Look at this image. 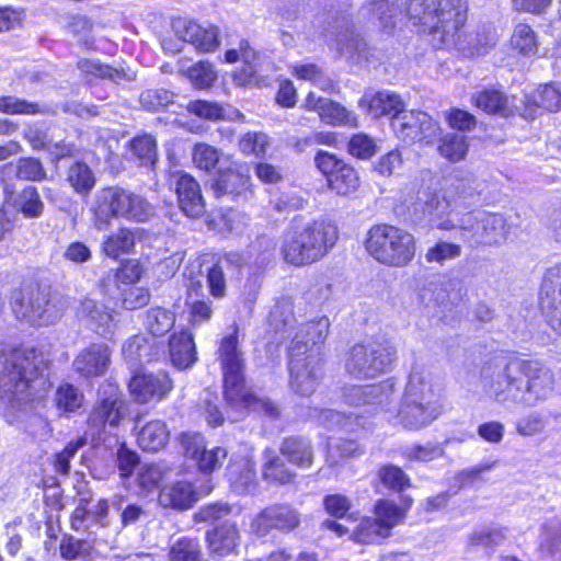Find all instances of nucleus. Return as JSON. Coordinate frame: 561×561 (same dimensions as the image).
<instances>
[{
  "label": "nucleus",
  "instance_id": "obj_1",
  "mask_svg": "<svg viewBox=\"0 0 561 561\" xmlns=\"http://www.w3.org/2000/svg\"><path fill=\"white\" fill-rule=\"evenodd\" d=\"M484 390L499 403L535 407L548 400L554 389L550 369L537 362H508L505 358L488 364L482 370Z\"/></svg>",
  "mask_w": 561,
  "mask_h": 561
},
{
  "label": "nucleus",
  "instance_id": "obj_2",
  "mask_svg": "<svg viewBox=\"0 0 561 561\" xmlns=\"http://www.w3.org/2000/svg\"><path fill=\"white\" fill-rule=\"evenodd\" d=\"M467 0H407L405 15L435 49L458 45L467 21Z\"/></svg>",
  "mask_w": 561,
  "mask_h": 561
},
{
  "label": "nucleus",
  "instance_id": "obj_3",
  "mask_svg": "<svg viewBox=\"0 0 561 561\" xmlns=\"http://www.w3.org/2000/svg\"><path fill=\"white\" fill-rule=\"evenodd\" d=\"M48 358L34 347L7 351L0 343V399L18 409L36 397Z\"/></svg>",
  "mask_w": 561,
  "mask_h": 561
},
{
  "label": "nucleus",
  "instance_id": "obj_4",
  "mask_svg": "<svg viewBox=\"0 0 561 561\" xmlns=\"http://www.w3.org/2000/svg\"><path fill=\"white\" fill-rule=\"evenodd\" d=\"M428 221L442 230L460 229L471 247L497 245L506 240L505 219L500 214L472 211L460 215L450 208L447 199L433 197L424 209Z\"/></svg>",
  "mask_w": 561,
  "mask_h": 561
},
{
  "label": "nucleus",
  "instance_id": "obj_5",
  "mask_svg": "<svg viewBox=\"0 0 561 561\" xmlns=\"http://www.w3.org/2000/svg\"><path fill=\"white\" fill-rule=\"evenodd\" d=\"M218 356L224 373V393L230 412L228 419L237 422L248 410L264 411L271 416H277V407L266 400L250 393L244 386L243 354L239 347L238 328L225 336L219 344Z\"/></svg>",
  "mask_w": 561,
  "mask_h": 561
},
{
  "label": "nucleus",
  "instance_id": "obj_6",
  "mask_svg": "<svg viewBox=\"0 0 561 561\" xmlns=\"http://www.w3.org/2000/svg\"><path fill=\"white\" fill-rule=\"evenodd\" d=\"M440 385L422 367H414L409 376L396 424L408 431H420L431 425L442 413Z\"/></svg>",
  "mask_w": 561,
  "mask_h": 561
},
{
  "label": "nucleus",
  "instance_id": "obj_7",
  "mask_svg": "<svg viewBox=\"0 0 561 561\" xmlns=\"http://www.w3.org/2000/svg\"><path fill=\"white\" fill-rule=\"evenodd\" d=\"M337 238V228L325 220L294 225L282 237L280 254L288 264L308 265L325 256Z\"/></svg>",
  "mask_w": 561,
  "mask_h": 561
},
{
  "label": "nucleus",
  "instance_id": "obj_8",
  "mask_svg": "<svg viewBox=\"0 0 561 561\" xmlns=\"http://www.w3.org/2000/svg\"><path fill=\"white\" fill-rule=\"evenodd\" d=\"M365 248L377 262L391 267H403L414 259L416 244L412 233L383 224L368 230Z\"/></svg>",
  "mask_w": 561,
  "mask_h": 561
},
{
  "label": "nucleus",
  "instance_id": "obj_9",
  "mask_svg": "<svg viewBox=\"0 0 561 561\" xmlns=\"http://www.w3.org/2000/svg\"><path fill=\"white\" fill-rule=\"evenodd\" d=\"M397 359V350L388 340L354 345L345 362L347 374L356 379H373L389 371Z\"/></svg>",
  "mask_w": 561,
  "mask_h": 561
},
{
  "label": "nucleus",
  "instance_id": "obj_10",
  "mask_svg": "<svg viewBox=\"0 0 561 561\" xmlns=\"http://www.w3.org/2000/svg\"><path fill=\"white\" fill-rule=\"evenodd\" d=\"M124 401L121 398L119 390L114 383H104L99 390V399L92 409L88 425L92 435H100L107 426L115 428L124 417Z\"/></svg>",
  "mask_w": 561,
  "mask_h": 561
},
{
  "label": "nucleus",
  "instance_id": "obj_11",
  "mask_svg": "<svg viewBox=\"0 0 561 561\" xmlns=\"http://www.w3.org/2000/svg\"><path fill=\"white\" fill-rule=\"evenodd\" d=\"M321 357L312 351L306 356L301 347L289 348L290 387L300 396H310L317 386L321 375Z\"/></svg>",
  "mask_w": 561,
  "mask_h": 561
},
{
  "label": "nucleus",
  "instance_id": "obj_12",
  "mask_svg": "<svg viewBox=\"0 0 561 561\" xmlns=\"http://www.w3.org/2000/svg\"><path fill=\"white\" fill-rule=\"evenodd\" d=\"M66 308V302L58 295L37 293L34 298L15 299L12 309L18 318L25 319L34 325H46L59 319Z\"/></svg>",
  "mask_w": 561,
  "mask_h": 561
},
{
  "label": "nucleus",
  "instance_id": "obj_13",
  "mask_svg": "<svg viewBox=\"0 0 561 561\" xmlns=\"http://www.w3.org/2000/svg\"><path fill=\"white\" fill-rule=\"evenodd\" d=\"M180 444L184 456L193 460L203 473H210L219 469L227 458V450L222 447L207 449L206 439L199 433H183Z\"/></svg>",
  "mask_w": 561,
  "mask_h": 561
},
{
  "label": "nucleus",
  "instance_id": "obj_14",
  "mask_svg": "<svg viewBox=\"0 0 561 561\" xmlns=\"http://www.w3.org/2000/svg\"><path fill=\"white\" fill-rule=\"evenodd\" d=\"M128 389L133 400L139 404L164 400L173 389V382L164 371L135 375Z\"/></svg>",
  "mask_w": 561,
  "mask_h": 561
},
{
  "label": "nucleus",
  "instance_id": "obj_15",
  "mask_svg": "<svg viewBox=\"0 0 561 561\" xmlns=\"http://www.w3.org/2000/svg\"><path fill=\"white\" fill-rule=\"evenodd\" d=\"M396 381L388 378L377 385L353 386L345 390V402L354 407H367L366 412H376L390 403L394 393Z\"/></svg>",
  "mask_w": 561,
  "mask_h": 561
},
{
  "label": "nucleus",
  "instance_id": "obj_16",
  "mask_svg": "<svg viewBox=\"0 0 561 561\" xmlns=\"http://www.w3.org/2000/svg\"><path fill=\"white\" fill-rule=\"evenodd\" d=\"M300 523L298 513L287 505H272L264 508L251 522L250 530L257 537L266 536L272 529L294 530Z\"/></svg>",
  "mask_w": 561,
  "mask_h": 561
},
{
  "label": "nucleus",
  "instance_id": "obj_17",
  "mask_svg": "<svg viewBox=\"0 0 561 561\" xmlns=\"http://www.w3.org/2000/svg\"><path fill=\"white\" fill-rule=\"evenodd\" d=\"M302 107L310 112H316L320 119L332 126L357 127L358 119L356 114L346 107L330 99L318 96L314 92H309L306 96Z\"/></svg>",
  "mask_w": 561,
  "mask_h": 561
},
{
  "label": "nucleus",
  "instance_id": "obj_18",
  "mask_svg": "<svg viewBox=\"0 0 561 561\" xmlns=\"http://www.w3.org/2000/svg\"><path fill=\"white\" fill-rule=\"evenodd\" d=\"M127 191L119 187H104L95 194L92 211L96 229H105L113 218L122 217Z\"/></svg>",
  "mask_w": 561,
  "mask_h": 561
},
{
  "label": "nucleus",
  "instance_id": "obj_19",
  "mask_svg": "<svg viewBox=\"0 0 561 561\" xmlns=\"http://www.w3.org/2000/svg\"><path fill=\"white\" fill-rule=\"evenodd\" d=\"M561 266L551 268L542 284L540 307L549 325L561 334Z\"/></svg>",
  "mask_w": 561,
  "mask_h": 561
},
{
  "label": "nucleus",
  "instance_id": "obj_20",
  "mask_svg": "<svg viewBox=\"0 0 561 561\" xmlns=\"http://www.w3.org/2000/svg\"><path fill=\"white\" fill-rule=\"evenodd\" d=\"M173 30L180 39L201 51H213L219 45L218 28L213 25L203 26L191 20L179 19L174 21Z\"/></svg>",
  "mask_w": 561,
  "mask_h": 561
},
{
  "label": "nucleus",
  "instance_id": "obj_21",
  "mask_svg": "<svg viewBox=\"0 0 561 561\" xmlns=\"http://www.w3.org/2000/svg\"><path fill=\"white\" fill-rule=\"evenodd\" d=\"M238 60H242L247 67L234 72L233 80L236 84L256 83V73L262 70L263 59L261 54L255 51L245 39L239 42L238 48L228 49L225 54L226 62L233 64Z\"/></svg>",
  "mask_w": 561,
  "mask_h": 561
},
{
  "label": "nucleus",
  "instance_id": "obj_22",
  "mask_svg": "<svg viewBox=\"0 0 561 561\" xmlns=\"http://www.w3.org/2000/svg\"><path fill=\"white\" fill-rule=\"evenodd\" d=\"M110 363V347L106 344L96 343L80 351L73 360V369L85 378L99 377L106 373Z\"/></svg>",
  "mask_w": 561,
  "mask_h": 561
},
{
  "label": "nucleus",
  "instance_id": "obj_23",
  "mask_svg": "<svg viewBox=\"0 0 561 561\" xmlns=\"http://www.w3.org/2000/svg\"><path fill=\"white\" fill-rule=\"evenodd\" d=\"M358 106L374 118L390 116L392 121L404 110V102L399 94L389 91L366 92L358 101Z\"/></svg>",
  "mask_w": 561,
  "mask_h": 561
},
{
  "label": "nucleus",
  "instance_id": "obj_24",
  "mask_svg": "<svg viewBox=\"0 0 561 561\" xmlns=\"http://www.w3.org/2000/svg\"><path fill=\"white\" fill-rule=\"evenodd\" d=\"M79 312L92 331L104 339H113L117 321L113 311H110L103 304L87 298L81 302Z\"/></svg>",
  "mask_w": 561,
  "mask_h": 561
},
{
  "label": "nucleus",
  "instance_id": "obj_25",
  "mask_svg": "<svg viewBox=\"0 0 561 561\" xmlns=\"http://www.w3.org/2000/svg\"><path fill=\"white\" fill-rule=\"evenodd\" d=\"M135 431L138 446L150 453L163 449L170 438L168 425L162 420H151L142 424L141 416L135 419Z\"/></svg>",
  "mask_w": 561,
  "mask_h": 561
},
{
  "label": "nucleus",
  "instance_id": "obj_26",
  "mask_svg": "<svg viewBox=\"0 0 561 561\" xmlns=\"http://www.w3.org/2000/svg\"><path fill=\"white\" fill-rule=\"evenodd\" d=\"M176 194L180 208L188 217H199L205 211V204L197 181L190 174L182 173L176 179Z\"/></svg>",
  "mask_w": 561,
  "mask_h": 561
},
{
  "label": "nucleus",
  "instance_id": "obj_27",
  "mask_svg": "<svg viewBox=\"0 0 561 561\" xmlns=\"http://www.w3.org/2000/svg\"><path fill=\"white\" fill-rule=\"evenodd\" d=\"M199 500V494L188 481H176L162 488L159 503L163 507L188 510Z\"/></svg>",
  "mask_w": 561,
  "mask_h": 561
},
{
  "label": "nucleus",
  "instance_id": "obj_28",
  "mask_svg": "<svg viewBox=\"0 0 561 561\" xmlns=\"http://www.w3.org/2000/svg\"><path fill=\"white\" fill-rule=\"evenodd\" d=\"M251 179L243 173L230 158V162L219 171L213 187L218 196L222 194H231L239 196L249 191Z\"/></svg>",
  "mask_w": 561,
  "mask_h": 561
},
{
  "label": "nucleus",
  "instance_id": "obj_29",
  "mask_svg": "<svg viewBox=\"0 0 561 561\" xmlns=\"http://www.w3.org/2000/svg\"><path fill=\"white\" fill-rule=\"evenodd\" d=\"M330 321L327 317H321L318 320L306 323L300 332L295 337L290 347L299 345L301 352H306V356L312 351L318 352L321 357V346L329 333Z\"/></svg>",
  "mask_w": 561,
  "mask_h": 561
},
{
  "label": "nucleus",
  "instance_id": "obj_30",
  "mask_svg": "<svg viewBox=\"0 0 561 561\" xmlns=\"http://www.w3.org/2000/svg\"><path fill=\"white\" fill-rule=\"evenodd\" d=\"M473 102L478 108L489 114L508 116L518 111L516 99L499 90L486 89L480 91L473 96Z\"/></svg>",
  "mask_w": 561,
  "mask_h": 561
},
{
  "label": "nucleus",
  "instance_id": "obj_31",
  "mask_svg": "<svg viewBox=\"0 0 561 561\" xmlns=\"http://www.w3.org/2000/svg\"><path fill=\"white\" fill-rule=\"evenodd\" d=\"M169 352L172 364L179 369H186L196 362L193 336L185 330L174 333L171 336Z\"/></svg>",
  "mask_w": 561,
  "mask_h": 561
},
{
  "label": "nucleus",
  "instance_id": "obj_32",
  "mask_svg": "<svg viewBox=\"0 0 561 561\" xmlns=\"http://www.w3.org/2000/svg\"><path fill=\"white\" fill-rule=\"evenodd\" d=\"M209 550L217 557H226L239 545V533L234 524L225 523L207 533Z\"/></svg>",
  "mask_w": 561,
  "mask_h": 561
},
{
  "label": "nucleus",
  "instance_id": "obj_33",
  "mask_svg": "<svg viewBox=\"0 0 561 561\" xmlns=\"http://www.w3.org/2000/svg\"><path fill=\"white\" fill-rule=\"evenodd\" d=\"M402 505L403 507H399L390 500H378L375 503L374 517L388 530L389 535L392 528L404 519L407 510L412 505V499L402 497Z\"/></svg>",
  "mask_w": 561,
  "mask_h": 561
},
{
  "label": "nucleus",
  "instance_id": "obj_34",
  "mask_svg": "<svg viewBox=\"0 0 561 561\" xmlns=\"http://www.w3.org/2000/svg\"><path fill=\"white\" fill-rule=\"evenodd\" d=\"M280 454L293 465L307 469L312 465L313 451L308 439L299 436L285 438Z\"/></svg>",
  "mask_w": 561,
  "mask_h": 561
},
{
  "label": "nucleus",
  "instance_id": "obj_35",
  "mask_svg": "<svg viewBox=\"0 0 561 561\" xmlns=\"http://www.w3.org/2000/svg\"><path fill=\"white\" fill-rule=\"evenodd\" d=\"M289 70L297 80L308 81L327 92L335 90L334 81L314 62H297L291 65Z\"/></svg>",
  "mask_w": 561,
  "mask_h": 561
},
{
  "label": "nucleus",
  "instance_id": "obj_36",
  "mask_svg": "<svg viewBox=\"0 0 561 561\" xmlns=\"http://www.w3.org/2000/svg\"><path fill=\"white\" fill-rule=\"evenodd\" d=\"M231 156L220 153L215 147L205 142H198L193 147L192 160L196 168L204 171H211L217 168V171L230 162Z\"/></svg>",
  "mask_w": 561,
  "mask_h": 561
},
{
  "label": "nucleus",
  "instance_id": "obj_37",
  "mask_svg": "<svg viewBox=\"0 0 561 561\" xmlns=\"http://www.w3.org/2000/svg\"><path fill=\"white\" fill-rule=\"evenodd\" d=\"M525 116H530L533 110L528 107V103L547 111L557 112L561 110V84L547 83L539 87L531 96H527Z\"/></svg>",
  "mask_w": 561,
  "mask_h": 561
},
{
  "label": "nucleus",
  "instance_id": "obj_38",
  "mask_svg": "<svg viewBox=\"0 0 561 561\" xmlns=\"http://www.w3.org/2000/svg\"><path fill=\"white\" fill-rule=\"evenodd\" d=\"M241 262V256L238 253H229L224 259L218 260L211 267L207 270L206 280L209 294L214 298H222L226 295L227 282L225 276V265L229 263Z\"/></svg>",
  "mask_w": 561,
  "mask_h": 561
},
{
  "label": "nucleus",
  "instance_id": "obj_39",
  "mask_svg": "<svg viewBox=\"0 0 561 561\" xmlns=\"http://www.w3.org/2000/svg\"><path fill=\"white\" fill-rule=\"evenodd\" d=\"M389 536L375 517L363 518L351 535L354 541L364 545L380 543Z\"/></svg>",
  "mask_w": 561,
  "mask_h": 561
},
{
  "label": "nucleus",
  "instance_id": "obj_40",
  "mask_svg": "<svg viewBox=\"0 0 561 561\" xmlns=\"http://www.w3.org/2000/svg\"><path fill=\"white\" fill-rule=\"evenodd\" d=\"M506 539V529L499 526L486 525L474 529L468 538L473 548L492 549L502 545Z\"/></svg>",
  "mask_w": 561,
  "mask_h": 561
},
{
  "label": "nucleus",
  "instance_id": "obj_41",
  "mask_svg": "<svg viewBox=\"0 0 561 561\" xmlns=\"http://www.w3.org/2000/svg\"><path fill=\"white\" fill-rule=\"evenodd\" d=\"M84 402L83 393L73 385H60L55 393V403L58 411L62 414L76 413Z\"/></svg>",
  "mask_w": 561,
  "mask_h": 561
},
{
  "label": "nucleus",
  "instance_id": "obj_42",
  "mask_svg": "<svg viewBox=\"0 0 561 561\" xmlns=\"http://www.w3.org/2000/svg\"><path fill=\"white\" fill-rule=\"evenodd\" d=\"M175 317L170 310L152 307L146 311L144 325L156 336L165 334L174 325Z\"/></svg>",
  "mask_w": 561,
  "mask_h": 561
},
{
  "label": "nucleus",
  "instance_id": "obj_43",
  "mask_svg": "<svg viewBox=\"0 0 561 561\" xmlns=\"http://www.w3.org/2000/svg\"><path fill=\"white\" fill-rule=\"evenodd\" d=\"M263 478L268 482L287 484L294 480L295 474L288 470L283 461L271 449L264 451Z\"/></svg>",
  "mask_w": 561,
  "mask_h": 561
},
{
  "label": "nucleus",
  "instance_id": "obj_44",
  "mask_svg": "<svg viewBox=\"0 0 561 561\" xmlns=\"http://www.w3.org/2000/svg\"><path fill=\"white\" fill-rule=\"evenodd\" d=\"M309 416L317 419L322 426L329 430L343 427L345 431L353 432L355 431V423L358 426L362 425L359 423V420L362 419L360 415H356L353 421L352 416H344L334 410H318L314 408L311 410Z\"/></svg>",
  "mask_w": 561,
  "mask_h": 561
},
{
  "label": "nucleus",
  "instance_id": "obj_45",
  "mask_svg": "<svg viewBox=\"0 0 561 561\" xmlns=\"http://www.w3.org/2000/svg\"><path fill=\"white\" fill-rule=\"evenodd\" d=\"M67 181L78 194L87 195L95 185L93 171L82 162L73 163L67 172Z\"/></svg>",
  "mask_w": 561,
  "mask_h": 561
},
{
  "label": "nucleus",
  "instance_id": "obj_46",
  "mask_svg": "<svg viewBox=\"0 0 561 561\" xmlns=\"http://www.w3.org/2000/svg\"><path fill=\"white\" fill-rule=\"evenodd\" d=\"M357 171L350 164L343 165L333 178H330L329 186L339 195H350L359 187Z\"/></svg>",
  "mask_w": 561,
  "mask_h": 561
},
{
  "label": "nucleus",
  "instance_id": "obj_47",
  "mask_svg": "<svg viewBox=\"0 0 561 561\" xmlns=\"http://www.w3.org/2000/svg\"><path fill=\"white\" fill-rule=\"evenodd\" d=\"M127 201L124 203L123 218L138 222L147 221L153 216V207L142 196L127 191Z\"/></svg>",
  "mask_w": 561,
  "mask_h": 561
},
{
  "label": "nucleus",
  "instance_id": "obj_48",
  "mask_svg": "<svg viewBox=\"0 0 561 561\" xmlns=\"http://www.w3.org/2000/svg\"><path fill=\"white\" fill-rule=\"evenodd\" d=\"M135 244L134 233L126 228L119 229L116 233L108 236L103 242L104 253L113 259L128 253Z\"/></svg>",
  "mask_w": 561,
  "mask_h": 561
},
{
  "label": "nucleus",
  "instance_id": "obj_49",
  "mask_svg": "<svg viewBox=\"0 0 561 561\" xmlns=\"http://www.w3.org/2000/svg\"><path fill=\"white\" fill-rule=\"evenodd\" d=\"M512 47L525 56L535 55L538 50V41L534 30L524 23L515 26L512 37Z\"/></svg>",
  "mask_w": 561,
  "mask_h": 561
},
{
  "label": "nucleus",
  "instance_id": "obj_50",
  "mask_svg": "<svg viewBox=\"0 0 561 561\" xmlns=\"http://www.w3.org/2000/svg\"><path fill=\"white\" fill-rule=\"evenodd\" d=\"M419 111H404L392 121V128L403 141H416Z\"/></svg>",
  "mask_w": 561,
  "mask_h": 561
},
{
  "label": "nucleus",
  "instance_id": "obj_51",
  "mask_svg": "<svg viewBox=\"0 0 561 561\" xmlns=\"http://www.w3.org/2000/svg\"><path fill=\"white\" fill-rule=\"evenodd\" d=\"M439 153L451 162L462 160L468 151L467 137L458 134H448L438 147Z\"/></svg>",
  "mask_w": 561,
  "mask_h": 561
},
{
  "label": "nucleus",
  "instance_id": "obj_52",
  "mask_svg": "<svg viewBox=\"0 0 561 561\" xmlns=\"http://www.w3.org/2000/svg\"><path fill=\"white\" fill-rule=\"evenodd\" d=\"M80 71L90 80L92 78L111 79L113 81H119L126 77L123 70L112 68L107 65H103L94 59H83L78 62Z\"/></svg>",
  "mask_w": 561,
  "mask_h": 561
},
{
  "label": "nucleus",
  "instance_id": "obj_53",
  "mask_svg": "<svg viewBox=\"0 0 561 561\" xmlns=\"http://www.w3.org/2000/svg\"><path fill=\"white\" fill-rule=\"evenodd\" d=\"M191 113L198 117L206 119H220V118H232V114L236 116H242L238 111L226 110L217 103L208 101H194L187 105Z\"/></svg>",
  "mask_w": 561,
  "mask_h": 561
},
{
  "label": "nucleus",
  "instance_id": "obj_54",
  "mask_svg": "<svg viewBox=\"0 0 561 561\" xmlns=\"http://www.w3.org/2000/svg\"><path fill=\"white\" fill-rule=\"evenodd\" d=\"M171 561H201V547L197 540L183 537L170 549Z\"/></svg>",
  "mask_w": 561,
  "mask_h": 561
},
{
  "label": "nucleus",
  "instance_id": "obj_55",
  "mask_svg": "<svg viewBox=\"0 0 561 561\" xmlns=\"http://www.w3.org/2000/svg\"><path fill=\"white\" fill-rule=\"evenodd\" d=\"M122 306L128 310H135L148 305L150 293L146 287L137 285L118 286Z\"/></svg>",
  "mask_w": 561,
  "mask_h": 561
},
{
  "label": "nucleus",
  "instance_id": "obj_56",
  "mask_svg": "<svg viewBox=\"0 0 561 561\" xmlns=\"http://www.w3.org/2000/svg\"><path fill=\"white\" fill-rule=\"evenodd\" d=\"M377 149L376 140L364 133L353 135L347 145L350 154L362 160L370 159Z\"/></svg>",
  "mask_w": 561,
  "mask_h": 561
},
{
  "label": "nucleus",
  "instance_id": "obj_57",
  "mask_svg": "<svg viewBox=\"0 0 561 561\" xmlns=\"http://www.w3.org/2000/svg\"><path fill=\"white\" fill-rule=\"evenodd\" d=\"M130 149L142 164H154L157 160V144L152 136L135 137L130 142Z\"/></svg>",
  "mask_w": 561,
  "mask_h": 561
},
{
  "label": "nucleus",
  "instance_id": "obj_58",
  "mask_svg": "<svg viewBox=\"0 0 561 561\" xmlns=\"http://www.w3.org/2000/svg\"><path fill=\"white\" fill-rule=\"evenodd\" d=\"M268 146L270 140L267 135L261 131L247 133L239 140V149L247 156H263Z\"/></svg>",
  "mask_w": 561,
  "mask_h": 561
},
{
  "label": "nucleus",
  "instance_id": "obj_59",
  "mask_svg": "<svg viewBox=\"0 0 561 561\" xmlns=\"http://www.w3.org/2000/svg\"><path fill=\"white\" fill-rule=\"evenodd\" d=\"M192 84L197 89H207L213 85L217 79L214 67L208 62H197L186 72Z\"/></svg>",
  "mask_w": 561,
  "mask_h": 561
},
{
  "label": "nucleus",
  "instance_id": "obj_60",
  "mask_svg": "<svg viewBox=\"0 0 561 561\" xmlns=\"http://www.w3.org/2000/svg\"><path fill=\"white\" fill-rule=\"evenodd\" d=\"M461 254V247L456 243L439 241L435 245L427 249L425 253V260L428 263L443 264L446 261H450L459 257Z\"/></svg>",
  "mask_w": 561,
  "mask_h": 561
},
{
  "label": "nucleus",
  "instance_id": "obj_61",
  "mask_svg": "<svg viewBox=\"0 0 561 561\" xmlns=\"http://www.w3.org/2000/svg\"><path fill=\"white\" fill-rule=\"evenodd\" d=\"M21 213L27 218H36L42 215L44 204L37 190L33 186L25 187L19 197Z\"/></svg>",
  "mask_w": 561,
  "mask_h": 561
},
{
  "label": "nucleus",
  "instance_id": "obj_62",
  "mask_svg": "<svg viewBox=\"0 0 561 561\" xmlns=\"http://www.w3.org/2000/svg\"><path fill=\"white\" fill-rule=\"evenodd\" d=\"M378 477L382 484L393 491H402L410 484L407 474L397 466H383L378 471Z\"/></svg>",
  "mask_w": 561,
  "mask_h": 561
},
{
  "label": "nucleus",
  "instance_id": "obj_63",
  "mask_svg": "<svg viewBox=\"0 0 561 561\" xmlns=\"http://www.w3.org/2000/svg\"><path fill=\"white\" fill-rule=\"evenodd\" d=\"M0 112L9 115H33L39 113L41 110L37 103L8 95L0 98Z\"/></svg>",
  "mask_w": 561,
  "mask_h": 561
},
{
  "label": "nucleus",
  "instance_id": "obj_64",
  "mask_svg": "<svg viewBox=\"0 0 561 561\" xmlns=\"http://www.w3.org/2000/svg\"><path fill=\"white\" fill-rule=\"evenodd\" d=\"M15 174L20 180L42 181L46 178V172L39 160L34 158H22L16 162Z\"/></svg>",
  "mask_w": 561,
  "mask_h": 561
}]
</instances>
